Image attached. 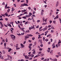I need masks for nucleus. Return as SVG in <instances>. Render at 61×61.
<instances>
[{
  "instance_id": "35",
  "label": "nucleus",
  "mask_w": 61,
  "mask_h": 61,
  "mask_svg": "<svg viewBox=\"0 0 61 61\" xmlns=\"http://www.w3.org/2000/svg\"><path fill=\"white\" fill-rule=\"evenodd\" d=\"M2 52H3V54H5V51H4V50H3L2 51Z\"/></svg>"
},
{
  "instance_id": "49",
  "label": "nucleus",
  "mask_w": 61,
  "mask_h": 61,
  "mask_svg": "<svg viewBox=\"0 0 61 61\" xmlns=\"http://www.w3.org/2000/svg\"><path fill=\"white\" fill-rule=\"evenodd\" d=\"M56 57L58 58V57H59V55H56Z\"/></svg>"
},
{
  "instance_id": "55",
  "label": "nucleus",
  "mask_w": 61,
  "mask_h": 61,
  "mask_svg": "<svg viewBox=\"0 0 61 61\" xmlns=\"http://www.w3.org/2000/svg\"><path fill=\"white\" fill-rule=\"evenodd\" d=\"M41 15H44V13H43V12H41Z\"/></svg>"
},
{
  "instance_id": "45",
  "label": "nucleus",
  "mask_w": 61,
  "mask_h": 61,
  "mask_svg": "<svg viewBox=\"0 0 61 61\" xmlns=\"http://www.w3.org/2000/svg\"><path fill=\"white\" fill-rule=\"evenodd\" d=\"M33 9L35 11H36V8H33Z\"/></svg>"
},
{
  "instance_id": "33",
  "label": "nucleus",
  "mask_w": 61,
  "mask_h": 61,
  "mask_svg": "<svg viewBox=\"0 0 61 61\" xmlns=\"http://www.w3.org/2000/svg\"><path fill=\"white\" fill-rule=\"evenodd\" d=\"M4 26L5 27H8V26L6 25H5V24H4Z\"/></svg>"
},
{
  "instance_id": "25",
  "label": "nucleus",
  "mask_w": 61,
  "mask_h": 61,
  "mask_svg": "<svg viewBox=\"0 0 61 61\" xmlns=\"http://www.w3.org/2000/svg\"><path fill=\"white\" fill-rule=\"evenodd\" d=\"M36 13V11H33V12L32 13L33 15H35V13Z\"/></svg>"
},
{
  "instance_id": "38",
  "label": "nucleus",
  "mask_w": 61,
  "mask_h": 61,
  "mask_svg": "<svg viewBox=\"0 0 61 61\" xmlns=\"http://www.w3.org/2000/svg\"><path fill=\"white\" fill-rule=\"evenodd\" d=\"M47 19L46 18V19L45 20H44V21L45 22H46L47 21Z\"/></svg>"
},
{
  "instance_id": "24",
  "label": "nucleus",
  "mask_w": 61,
  "mask_h": 61,
  "mask_svg": "<svg viewBox=\"0 0 61 61\" xmlns=\"http://www.w3.org/2000/svg\"><path fill=\"white\" fill-rule=\"evenodd\" d=\"M21 31H23V32H25V30H24L23 29V28H21Z\"/></svg>"
},
{
  "instance_id": "40",
  "label": "nucleus",
  "mask_w": 61,
  "mask_h": 61,
  "mask_svg": "<svg viewBox=\"0 0 61 61\" xmlns=\"http://www.w3.org/2000/svg\"><path fill=\"white\" fill-rule=\"evenodd\" d=\"M31 56V57H33L34 56V55H33V54H32Z\"/></svg>"
},
{
  "instance_id": "41",
  "label": "nucleus",
  "mask_w": 61,
  "mask_h": 61,
  "mask_svg": "<svg viewBox=\"0 0 61 61\" xmlns=\"http://www.w3.org/2000/svg\"><path fill=\"white\" fill-rule=\"evenodd\" d=\"M26 32L27 33H28V32H29V30H27L26 31Z\"/></svg>"
},
{
  "instance_id": "57",
  "label": "nucleus",
  "mask_w": 61,
  "mask_h": 61,
  "mask_svg": "<svg viewBox=\"0 0 61 61\" xmlns=\"http://www.w3.org/2000/svg\"><path fill=\"white\" fill-rule=\"evenodd\" d=\"M5 20L6 21H8V18H5Z\"/></svg>"
},
{
  "instance_id": "52",
  "label": "nucleus",
  "mask_w": 61,
  "mask_h": 61,
  "mask_svg": "<svg viewBox=\"0 0 61 61\" xmlns=\"http://www.w3.org/2000/svg\"><path fill=\"white\" fill-rule=\"evenodd\" d=\"M51 33H53L54 32V30H51Z\"/></svg>"
},
{
  "instance_id": "46",
  "label": "nucleus",
  "mask_w": 61,
  "mask_h": 61,
  "mask_svg": "<svg viewBox=\"0 0 61 61\" xmlns=\"http://www.w3.org/2000/svg\"><path fill=\"white\" fill-rule=\"evenodd\" d=\"M48 33V31H46L45 32V33L46 34H47V33Z\"/></svg>"
},
{
  "instance_id": "15",
  "label": "nucleus",
  "mask_w": 61,
  "mask_h": 61,
  "mask_svg": "<svg viewBox=\"0 0 61 61\" xmlns=\"http://www.w3.org/2000/svg\"><path fill=\"white\" fill-rule=\"evenodd\" d=\"M48 28V27L47 26H46L45 28V30H43V31H44L45 30H46V29H47V28Z\"/></svg>"
},
{
  "instance_id": "29",
  "label": "nucleus",
  "mask_w": 61,
  "mask_h": 61,
  "mask_svg": "<svg viewBox=\"0 0 61 61\" xmlns=\"http://www.w3.org/2000/svg\"><path fill=\"white\" fill-rule=\"evenodd\" d=\"M51 35L49 34L47 36V37H49V36H50Z\"/></svg>"
},
{
  "instance_id": "59",
  "label": "nucleus",
  "mask_w": 61,
  "mask_h": 61,
  "mask_svg": "<svg viewBox=\"0 0 61 61\" xmlns=\"http://www.w3.org/2000/svg\"><path fill=\"white\" fill-rule=\"evenodd\" d=\"M49 61V59L48 58L47 59H46V61Z\"/></svg>"
},
{
  "instance_id": "43",
  "label": "nucleus",
  "mask_w": 61,
  "mask_h": 61,
  "mask_svg": "<svg viewBox=\"0 0 61 61\" xmlns=\"http://www.w3.org/2000/svg\"><path fill=\"white\" fill-rule=\"evenodd\" d=\"M50 60H51L52 61H53V59H52V58H50Z\"/></svg>"
},
{
  "instance_id": "48",
  "label": "nucleus",
  "mask_w": 61,
  "mask_h": 61,
  "mask_svg": "<svg viewBox=\"0 0 61 61\" xmlns=\"http://www.w3.org/2000/svg\"><path fill=\"white\" fill-rule=\"evenodd\" d=\"M28 24V22H25V25H27Z\"/></svg>"
},
{
  "instance_id": "53",
  "label": "nucleus",
  "mask_w": 61,
  "mask_h": 61,
  "mask_svg": "<svg viewBox=\"0 0 61 61\" xmlns=\"http://www.w3.org/2000/svg\"><path fill=\"white\" fill-rule=\"evenodd\" d=\"M41 56H43L44 55V54L42 53V54H41Z\"/></svg>"
},
{
  "instance_id": "13",
  "label": "nucleus",
  "mask_w": 61,
  "mask_h": 61,
  "mask_svg": "<svg viewBox=\"0 0 61 61\" xmlns=\"http://www.w3.org/2000/svg\"><path fill=\"white\" fill-rule=\"evenodd\" d=\"M31 29H33V28H35V27L34 26V25H33V26H31Z\"/></svg>"
},
{
  "instance_id": "21",
  "label": "nucleus",
  "mask_w": 61,
  "mask_h": 61,
  "mask_svg": "<svg viewBox=\"0 0 61 61\" xmlns=\"http://www.w3.org/2000/svg\"><path fill=\"white\" fill-rule=\"evenodd\" d=\"M58 43H59L60 44V43H61V41L60 40H59V42Z\"/></svg>"
},
{
  "instance_id": "62",
  "label": "nucleus",
  "mask_w": 61,
  "mask_h": 61,
  "mask_svg": "<svg viewBox=\"0 0 61 61\" xmlns=\"http://www.w3.org/2000/svg\"><path fill=\"white\" fill-rule=\"evenodd\" d=\"M53 23H54V24H55V23H56V21L55 20V21H53Z\"/></svg>"
},
{
  "instance_id": "42",
  "label": "nucleus",
  "mask_w": 61,
  "mask_h": 61,
  "mask_svg": "<svg viewBox=\"0 0 61 61\" xmlns=\"http://www.w3.org/2000/svg\"><path fill=\"white\" fill-rule=\"evenodd\" d=\"M48 39H46L45 40V41H46V42L47 41H48Z\"/></svg>"
},
{
  "instance_id": "51",
  "label": "nucleus",
  "mask_w": 61,
  "mask_h": 61,
  "mask_svg": "<svg viewBox=\"0 0 61 61\" xmlns=\"http://www.w3.org/2000/svg\"><path fill=\"white\" fill-rule=\"evenodd\" d=\"M25 34V33H21V35H24V34Z\"/></svg>"
},
{
  "instance_id": "63",
  "label": "nucleus",
  "mask_w": 61,
  "mask_h": 61,
  "mask_svg": "<svg viewBox=\"0 0 61 61\" xmlns=\"http://www.w3.org/2000/svg\"><path fill=\"white\" fill-rule=\"evenodd\" d=\"M28 47H29V48H31V46H29Z\"/></svg>"
},
{
  "instance_id": "30",
  "label": "nucleus",
  "mask_w": 61,
  "mask_h": 61,
  "mask_svg": "<svg viewBox=\"0 0 61 61\" xmlns=\"http://www.w3.org/2000/svg\"><path fill=\"white\" fill-rule=\"evenodd\" d=\"M42 53V52L41 51H39L38 53V54H40Z\"/></svg>"
},
{
  "instance_id": "12",
  "label": "nucleus",
  "mask_w": 61,
  "mask_h": 61,
  "mask_svg": "<svg viewBox=\"0 0 61 61\" xmlns=\"http://www.w3.org/2000/svg\"><path fill=\"white\" fill-rule=\"evenodd\" d=\"M24 56L25 57V58L27 59H28L29 58L28 57H27V56H25V55H24Z\"/></svg>"
},
{
  "instance_id": "1",
  "label": "nucleus",
  "mask_w": 61,
  "mask_h": 61,
  "mask_svg": "<svg viewBox=\"0 0 61 61\" xmlns=\"http://www.w3.org/2000/svg\"><path fill=\"white\" fill-rule=\"evenodd\" d=\"M33 36V35L31 34H27L26 35V36L25 37V38L24 39L25 41L27 39L29 38V36Z\"/></svg>"
},
{
  "instance_id": "61",
  "label": "nucleus",
  "mask_w": 61,
  "mask_h": 61,
  "mask_svg": "<svg viewBox=\"0 0 61 61\" xmlns=\"http://www.w3.org/2000/svg\"><path fill=\"white\" fill-rule=\"evenodd\" d=\"M31 8L30 7H29L28 8V9L30 10H31Z\"/></svg>"
},
{
  "instance_id": "2",
  "label": "nucleus",
  "mask_w": 61,
  "mask_h": 61,
  "mask_svg": "<svg viewBox=\"0 0 61 61\" xmlns=\"http://www.w3.org/2000/svg\"><path fill=\"white\" fill-rule=\"evenodd\" d=\"M27 11V10H22L21 11V12H23V13H23V14L25 15L26 14V15H27L28 14V12H27V11Z\"/></svg>"
},
{
  "instance_id": "44",
  "label": "nucleus",
  "mask_w": 61,
  "mask_h": 61,
  "mask_svg": "<svg viewBox=\"0 0 61 61\" xmlns=\"http://www.w3.org/2000/svg\"><path fill=\"white\" fill-rule=\"evenodd\" d=\"M11 37H13V36H14V35H10Z\"/></svg>"
},
{
  "instance_id": "28",
  "label": "nucleus",
  "mask_w": 61,
  "mask_h": 61,
  "mask_svg": "<svg viewBox=\"0 0 61 61\" xmlns=\"http://www.w3.org/2000/svg\"><path fill=\"white\" fill-rule=\"evenodd\" d=\"M28 0H26V4H28Z\"/></svg>"
},
{
  "instance_id": "47",
  "label": "nucleus",
  "mask_w": 61,
  "mask_h": 61,
  "mask_svg": "<svg viewBox=\"0 0 61 61\" xmlns=\"http://www.w3.org/2000/svg\"><path fill=\"white\" fill-rule=\"evenodd\" d=\"M44 58L42 57V58H41V60H44Z\"/></svg>"
},
{
  "instance_id": "26",
  "label": "nucleus",
  "mask_w": 61,
  "mask_h": 61,
  "mask_svg": "<svg viewBox=\"0 0 61 61\" xmlns=\"http://www.w3.org/2000/svg\"><path fill=\"white\" fill-rule=\"evenodd\" d=\"M53 61H57V59H53Z\"/></svg>"
},
{
  "instance_id": "4",
  "label": "nucleus",
  "mask_w": 61,
  "mask_h": 61,
  "mask_svg": "<svg viewBox=\"0 0 61 61\" xmlns=\"http://www.w3.org/2000/svg\"><path fill=\"white\" fill-rule=\"evenodd\" d=\"M28 6V5L25 4H22L21 5V6Z\"/></svg>"
},
{
  "instance_id": "64",
  "label": "nucleus",
  "mask_w": 61,
  "mask_h": 61,
  "mask_svg": "<svg viewBox=\"0 0 61 61\" xmlns=\"http://www.w3.org/2000/svg\"><path fill=\"white\" fill-rule=\"evenodd\" d=\"M33 61H37V59H36L35 60H33Z\"/></svg>"
},
{
  "instance_id": "5",
  "label": "nucleus",
  "mask_w": 61,
  "mask_h": 61,
  "mask_svg": "<svg viewBox=\"0 0 61 61\" xmlns=\"http://www.w3.org/2000/svg\"><path fill=\"white\" fill-rule=\"evenodd\" d=\"M8 14L7 13V12H6L5 14V15L6 16H8V17H9L10 16V15H8Z\"/></svg>"
},
{
  "instance_id": "23",
  "label": "nucleus",
  "mask_w": 61,
  "mask_h": 61,
  "mask_svg": "<svg viewBox=\"0 0 61 61\" xmlns=\"http://www.w3.org/2000/svg\"><path fill=\"white\" fill-rule=\"evenodd\" d=\"M36 34L37 35H40V33H38V32L37 31L36 33Z\"/></svg>"
},
{
  "instance_id": "7",
  "label": "nucleus",
  "mask_w": 61,
  "mask_h": 61,
  "mask_svg": "<svg viewBox=\"0 0 61 61\" xmlns=\"http://www.w3.org/2000/svg\"><path fill=\"white\" fill-rule=\"evenodd\" d=\"M32 51H33V52H32L33 54L35 55L36 53V51L34 49H33Z\"/></svg>"
},
{
  "instance_id": "36",
  "label": "nucleus",
  "mask_w": 61,
  "mask_h": 61,
  "mask_svg": "<svg viewBox=\"0 0 61 61\" xmlns=\"http://www.w3.org/2000/svg\"><path fill=\"white\" fill-rule=\"evenodd\" d=\"M39 42H40L41 43V42H42V40L40 39L39 40Z\"/></svg>"
},
{
  "instance_id": "32",
  "label": "nucleus",
  "mask_w": 61,
  "mask_h": 61,
  "mask_svg": "<svg viewBox=\"0 0 61 61\" xmlns=\"http://www.w3.org/2000/svg\"><path fill=\"white\" fill-rule=\"evenodd\" d=\"M5 41L6 42H8V40L7 38H6L5 39Z\"/></svg>"
},
{
  "instance_id": "9",
  "label": "nucleus",
  "mask_w": 61,
  "mask_h": 61,
  "mask_svg": "<svg viewBox=\"0 0 61 61\" xmlns=\"http://www.w3.org/2000/svg\"><path fill=\"white\" fill-rule=\"evenodd\" d=\"M12 39H13V40H15V36H13V37H12L11 38Z\"/></svg>"
},
{
  "instance_id": "19",
  "label": "nucleus",
  "mask_w": 61,
  "mask_h": 61,
  "mask_svg": "<svg viewBox=\"0 0 61 61\" xmlns=\"http://www.w3.org/2000/svg\"><path fill=\"white\" fill-rule=\"evenodd\" d=\"M11 11H14L15 10V9L14 8H11Z\"/></svg>"
},
{
  "instance_id": "39",
  "label": "nucleus",
  "mask_w": 61,
  "mask_h": 61,
  "mask_svg": "<svg viewBox=\"0 0 61 61\" xmlns=\"http://www.w3.org/2000/svg\"><path fill=\"white\" fill-rule=\"evenodd\" d=\"M43 50V48H40L39 49V51H42Z\"/></svg>"
},
{
  "instance_id": "18",
  "label": "nucleus",
  "mask_w": 61,
  "mask_h": 61,
  "mask_svg": "<svg viewBox=\"0 0 61 61\" xmlns=\"http://www.w3.org/2000/svg\"><path fill=\"white\" fill-rule=\"evenodd\" d=\"M23 18L25 19H26V16H24L22 17Z\"/></svg>"
},
{
  "instance_id": "17",
  "label": "nucleus",
  "mask_w": 61,
  "mask_h": 61,
  "mask_svg": "<svg viewBox=\"0 0 61 61\" xmlns=\"http://www.w3.org/2000/svg\"><path fill=\"white\" fill-rule=\"evenodd\" d=\"M18 47V44H17L16 45L15 47L16 48H17Z\"/></svg>"
},
{
  "instance_id": "34",
  "label": "nucleus",
  "mask_w": 61,
  "mask_h": 61,
  "mask_svg": "<svg viewBox=\"0 0 61 61\" xmlns=\"http://www.w3.org/2000/svg\"><path fill=\"white\" fill-rule=\"evenodd\" d=\"M11 51V49L10 48L8 50V51L9 52H10V51Z\"/></svg>"
},
{
  "instance_id": "22",
  "label": "nucleus",
  "mask_w": 61,
  "mask_h": 61,
  "mask_svg": "<svg viewBox=\"0 0 61 61\" xmlns=\"http://www.w3.org/2000/svg\"><path fill=\"white\" fill-rule=\"evenodd\" d=\"M4 26H3V25H1V26H0V28L1 29H2V28H3V27Z\"/></svg>"
},
{
  "instance_id": "37",
  "label": "nucleus",
  "mask_w": 61,
  "mask_h": 61,
  "mask_svg": "<svg viewBox=\"0 0 61 61\" xmlns=\"http://www.w3.org/2000/svg\"><path fill=\"white\" fill-rule=\"evenodd\" d=\"M60 44V43H58V46H59V47L60 46V45H61V44Z\"/></svg>"
},
{
  "instance_id": "58",
  "label": "nucleus",
  "mask_w": 61,
  "mask_h": 61,
  "mask_svg": "<svg viewBox=\"0 0 61 61\" xmlns=\"http://www.w3.org/2000/svg\"><path fill=\"white\" fill-rule=\"evenodd\" d=\"M44 10H41V13H44Z\"/></svg>"
},
{
  "instance_id": "3",
  "label": "nucleus",
  "mask_w": 61,
  "mask_h": 61,
  "mask_svg": "<svg viewBox=\"0 0 61 61\" xmlns=\"http://www.w3.org/2000/svg\"><path fill=\"white\" fill-rule=\"evenodd\" d=\"M3 57H4L3 56H2V53H1V54H0V58L2 59H4Z\"/></svg>"
},
{
  "instance_id": "6",
  "label": "nucleus",
  "mask_w": 61,
  "mask_h": 61,
  "mask_svg": "<svg viewBox=\"0 0 61 61\" xmlns=\"http://www.w3.org/2000/svg\"><path fill=\"white\" fill-rule=\"evenodd\" d=\"M8 57V58H10V59H11L12 58V56H10V55H7Z\"/></svg>"
},
{
  "instance_id": "8",
  "label": "nucleus",
  "mask_w": 61,
  "mask_h": 61,
  "mask_svg": "<svg viewBox=\"0 0 61 61\" xmlns=\"http://www.w3.org/2000/svg\"><path fill=\"white\" fill-rule=\"evenodd\" d=\"M58 5H59V2L58 1H57V2L56 4V7H57V6H58Z\"/></svg>"
},
{
  "instance_id": "54",
  "label": "nucleus",
  "mask_w": 61,
  "mask_h": 61,
  "mask_svg": "<svg viewBox=\"0 0 61 61\" xmlns=\"http://www.w3.org/2000/svg\"><path fill=\"white\" fill-rule=\"evenodd\" d=\"M51 27V26L50 25H49L48 26V27H49V28H50Z\"/></svg>"
},
{
  "instance_id": "16",
  "label": "nucleus",
  "mask_w": 61,
  "mask_h": 61,
  "mask_svg": "<svg viewBox=\"0 0 61 61\" xmlns=\"http://www.w3.org/2000/svg\"><path fill=\"white\" fill-rule=\"evenodd\" d=\"M10 60V59L9 58H8L4 59V60L5 61H7V60Z\"/></svg>"
},
{
  "instance_id": "50",
  "label": "nucleus",
  "mask_w": 61,
  "mask_h": 61,
  "mask_svg": "<svg viewBox=\"0 0 61 61\" xmlns=\"http://www.w3.org/2000/svg\"><path fill=\"white\" fill-rule=\"evenodd\" d=\"M56 47V46H53L52 47V48H55Z\"/></svg>"
},
{
  "instance_id": "14",
  "label": "nucleus",
  "mask_w": 61,
  "mask_h": 61,
  "mask_svg": "<svg viewBox=\"0 0 61 61\" xmlns=\"http://www.w3.org/2000/svg\"><path fill=\"white\" fill-rule=\"evenodd\" d=\"M20 46H21V48H23L24 47V46L23 45V44H20Z\"/></svg>"
},
{
  "instance_id": "60",
  "label": "nucleus",
  "mask_w": 61,
  "mask_h": 61,
  "mask_svg": "<svg viewBox=\"0 0 61 61\" xmlns=\"http://www.w3.org/2000/svg\"><path fill=\"white\" fill-rule=\"evenodd\" d=\"M36 28H39V25H38L36 26Z\"/></svg>"
},
{
  "instance_id": "20",
  "label": "nucleus",
  "mask_w": 61,
  "mask_h": 61,
  "mask_svg": "<svg viewBox=\"0 0 61 61\" xmlns=\"http://www.w3.org/2000/svg\"><path fill=\"white\" fill-rule=\"evenodd\" d=\"M9 23H8V26H9V27H12V26L11 25H10V24H9Z\"/></svg>"
},
{
  "instance_id": "56",
  "label": "nucleus",
  "mask_w": 61,
  "mask_h": 61,
  "mask_svg": "<svg viewBox=\"0 0 61 61\" xmlns=\"http://www.w3.org/2000/svg\"><path fill=\"white\" fill-rule=\"evenodd\" d=\"M33 40H35V37L32 38Z\"/></svg>"
},
{
  "instance_id": "27",
  "label": "nucleus",
  "mask_w": 61,
  "mask_h": 61,
  "mask_svg": "<svg viewBox=\"0 0 61 61\" xmlns=\"http://www.w3.org/2000/svg\"><path fill=\"white\" fill-rule=\"evenodd\" d=\"M50 53L51 54H53V51H51L50 52Z\"/></svg>"
},
{
  "instance_id": "10",
  "label": "nucleus",
  "mask_w": 61,
  "mask_h": 61,
  "mask_svg": "<svg viewBox=\"0 0 61 61\" xmlns=\"http://www.w3.org/2000/svg\"><path fill=\"white\" fill-rule=\"evenodd\" d=\"M32 13L31 12H30L29 14V16H31L32 15Z\"/></svg>"
},
{
  "instance_id": "31",
  "label": "nucleus",
  "mask_w": 61,
  "mask_h": 61,
  "mask_svg": "<svg viewBox=\"0 0 61 61\" xmlns=\"http://www.w3.org/2000/svg\"><path fill=\"white\" fill-rule=\"evenodd\" d=\"M10 11V9H9L7 11V12L8 13Z\"/></svg>"
},
{
  "instance_id": "11",
  "label": "nucleus",
  "mask_w": 61,
  "mask_h": 61,
  "mask_svg": "<svg viewBox=\"0 0 61 61\" xmlns=\"http://www.w3.org/2000/svg\"><path fill=\"white\" fill-rule=\"evenodd\" d=\"M47 24V22H46L44 23H43L42 24V25H46Z\"/></svg>"
}]
</instances>
